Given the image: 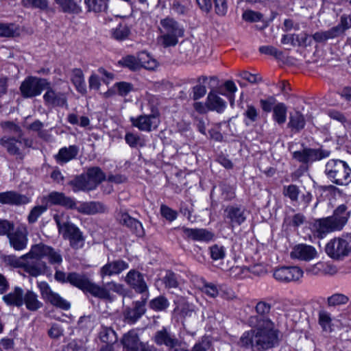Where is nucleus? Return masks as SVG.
<instances>
[{
    "label": "nucleus",
    "mask_w": 351,
    "mask_h": 351,
    "mask_svg": "<svg viewBox=\"0 0 351 351\" xmlns=\"http://www.w3.org/2000/svg\"><path fill=\"white\" fill-rule=\"evenodd\" d=\"M23 5L26 7L38 8L46 10L48 8V0H22Z\"/></svg>",
    "instance_id": "53"
},
{
    "label": "nucleus",
    "mask_w": 351,
    "mask_h": 351,
    "mask_svg": "<svg viewBox=\"0 0 351 351\" xmlns=\"http://www.w3.org/2000/svg\"><path fill=\"white\" fill-rule=\"evenodd\" d=\"M119 66L128 68L131 71H137L140 69V62L138 56L135 57L132 55H128L123 57L118 61Z\"/></svg>",
    "instance_id": "44"
},
{
    "label": "nucleus",
    "mask_w": 351,
    "mask_h": 351,
    "mask_svg": "<svg viewBox=\"0 0 351 351\" xmlns=\"http://www.w3.org/2000/svg\"><path fill=\"white\" fill-rule=\"evenodd\" d=\"M330 154V151L322 149H303L294 152L293 157L300 162L308 163L326 158Z\"/></svg>",
    "instance_id": "11"
},
{
    "label": "nucleus",
    "mask_w": 351,
    "mask_h": 351,
    "mask_svg": "<svg viewBox=\"0 0 351 351\" xmlns=\"http://www.w3.org/2000/svg\"><path fill=\"white\" fill-rule=\"evenodd\" d=\"M206 99L207 107L209 110L221 113L226 108V102L215 93L210 92Z\"/></svg>",
    "instance_id": "28"
},
{
    "label": "nucleus",
    "mask_w": 351,
    "mask_h": 351,
    "mask_svg": "<svg viewBox=\"0 0 351 351\" xmlns=\"http://www.w3.org/2000/svg\"><path fill=\"white\" fill-rule=\"evenodd\" d=\"M121 342L125 351H147L145 345L140 342L134 331H129L124 335Z\"/></svg>",
    "instance_id": "17"
},
{
    "label": "nucleus",
    "mask_w": 351,
    "mask_h": 351,
    "mask_svg": "<svg viewBox=\"0 0 351 351\" xmlns=\"http://www.w3.org/2000/svg\"><path fill=\"white\" fill-rule=\"evenodd\" d=\"M289 126L293 130L299 131L304 128L305 125V120L303 115L299 112L290 114Z\"/></svg>",
    "instance_id": "45"
},
{
    "label": "nucleus",
    "mask_w": 351,
    "mask_h": 351,
    "mask_svg": "<svg viewBox=\"0 0 351 351\" xmlns=\"http://www.w3.org/2000/svg\"><path fill=\"white\" fill-rule=\"evenodd\" d=\"M333 219H335L336 222L343 229V226L347 223L349 218V213L347 211V207L344 204L339 206L334 211L332 215Z\"/></svg>",
    "instance_id": "41"
},
{
    "label": "nucleus",
    "mask_w": 351,
    "mask_h": 351,
    "mask_svg": "<svg viewBox=\"0 0 351 351\" xmlns=\"http://www.w3.org/2000/svg\"><path fill=\"white\" fill-rule=\"evenodd\" d=\"M88 292L95 297L112 301L114 298L113 293L123 294L124 288L122 285L114 281L104 284L103 286L92 282Z\"/></svg>",
    "instance_id": "7"
},
{
    "label": "nucleus",
    "mask_w": 351,
    "mask_h": 351,
    "mask_svg": "<svg viewBox=\"0 0 351 351\" xmlns=\"http://www.w3.org/2000/svg\"><path fill=\"white\" fill-rule=\"evenodd\" d=\"M305 221V217L303 215L298 213L293 216H287L285 219V223L287 226L298 227L302 225Z\"/></svg>",
    "instance_id": "56"
},
{
    "label": "nucleus",
    "mask_w": 351,
    "mask_h": 351,
    "mask_svg": "<svg viewBox=\"0 0 351 351\" xmlns=\"http://www.w3.org/2000/svg\"><path fill=\"white\" fill-rule=\"evenodd\" d=\"M339 35V28H331L326 32H317L313 35V38L317 42H323L328 39L334 38Z\"/></svg>",
    "instance_id": "47"
},
{
    "label": "nucleus",
    "mask_w": 351,
    "mask_h": 351,
    "mask_svg": "<svg viewBox=\"0 0 351 351\" xmlns=\"http://www.w3.org/2000/svg\"><path fill=\"white\" fill-rule=\"evenodd\" d=\"M145 313V302L136 301L133 308H128L123 312L125 322L135 323Z\"/></svg>",
    "instance_id": "20"
},
{
    "label": "nucleus",
    "mask_w": 351,
    "mask_h": 351,
    "mask_svg": "<svg viewBox=\"0 0 351 351\" xmlns=\"http://www.w3.org/2000/svg\"><path fill=\"white\" fill-rule=\"evenodd\" d=\"M49 86V82L46 79L29 76L23 81L20 90L23 97L31 98L40 95Z\"/></svg>",
    "instance_id": "6"
},
{
    "label": "nucleus",
    "mask_w": 351,
    "mask_h": 351,
    "mask_svg": "<svg viewBox=\"0 0 351 351\" xmlns=\"http://www.w3.org/2000/svg\"><path fill=\"white\" fill-rule=\"evenodd\" d=\"M160 213L163 217L170 221H174L178 216V213L176 210L163 204L160 206Z\"/></svg>",
    "instance_id": "60"
},
{
    "label": "nucleus",
    "mask_w": 351,
    "mask_h": 351,
    "mask_svg": "<svg viewBox=\"0 0 351 351\" xmlns=\"http://www.w3.org/2000/svg\"><path fill=\"white\" fill-rule=\"evenodd\" d=\"M23 304L29 311H37L42 307V302L38 299L36 293L32 291H27L23 295Z\"/></svg>",
    "instance_id": "32"
},
{
    "label": "nucleus",
    "mask_w": 351,
    "mask_h": 351,
    "mask_svg": "<svg viewBox=\"0 0 351 351\" xmlns=\"http://www.w3.org/2000/svg\"><path fill=\"white\" fill-rule=\"evenodd\" d=\"M67 280L73 286L87 292L92 283L85 275L75 272L68 274Z\"/></svg>",
    "instance_id": "26"
},
{
    "label": "nucleus",
    "mask_w": 351,
    "mask_h": 351,
    "mask_svg": "<svg viewBox=\"0 0 351 351\" xmlns=\"http://www.w3.org/2000/svg\"><path fill=\"white\" fill-rule=\"evenodd\" d=\"M125 280L128 284L139 293H145L147 291V286L143 277L138 271L130 270L125 277Z\"/></svg>",
    "instance_id": "23"
},
{
    "label": "nucleus",
    "mask_w": 351,
    "mask_h": 351,
    "mask_svg": "<svg viewBox=\"0 0 351 351\" xmlns=\"http://www.w3.org/2000/svg\"><path fill=\"white\" fill-rule=\"evenodd\" d=\"M18 34V28L14 24L0 23V37H12Z\"/></svg>",
    "instance_id": "51"
},
{
    "label": "nucleus",
    "mask_w": 351,
    "mask_h": 351,
    "mask_svg": "<svg viewBox=\"0 0 351 351\" xmlns=\"http://www.w3.org/2000/svg\"><path fill=\"white\" fill-rule=\"evenodd\" d=\"M71 80L79 93L82 94L86 93V86L84 81V73L81 69H73L71 73Z\"/></svg>",
    "instance_id": "34"
},
{
    "label": "nucleus",
    "mask_w": 351,
    "mask_h": 351,
    "mask_svg": "<svg viewBox=\"0 0 351 351\" xmlns=\"http://www.w3.org/2000/svg\"><path fill=\"white\" fill-rule=\"evenodd\" d=\"M182 231L185 237L197 241H209L213 238V234L206 229L183 227Z\"/></svg>",
    "instance_id": "24"
},
{
    "label": "nucleus",
    "mask_w": 351,
    "mask_h": 351,
    "mask_svg": "<svg viewBox=\"0 0 351 351\" xmlns=\"http://www.w3.org/2000/svg\"><path fill=\"white\" fill-rule=\"evenodd\" d=\"M133 89V86L128 82H121L114 84L111 90H109L105 93L106 97L112 95V92H117L121 96H125L130 93Z\"/></svg>",
    "instance_id": "40"
},
{
    "label": "nucleus",
    "mask_w": 351,
    "mask_h": 351,
    "mask_svg": "<svg viewBox=\"0 0 351 351\" xmlns=\"http://www.w3.org/2000/svg\"><path fill=\"white\" fill-rule=\"evenodd\" d=\"M50 252L46 253L45 258L49 260V262L52 265H60L62 262L61 255L52 247H49Z\"/></svg>",
    "instance_id": "59"
},
{
    "label": "nucleus",
    "mask_w": 351,
    "mask_h": 351,
    "mask_svg": "<svg viewBox=\"0 0 351 351\" xmlns=\"http://www.w3.org/2000/svg\"><path fill=\"white\" fill-rule=\"evenodd\" d=\"M109 0H84L88 12L99 13L108 9Z\"/></svg>",
    "instance_id": "37"
},
{
    "label": "nucleus",
    "mask_w": 351,
    "mask_h": 351,
    "mask_svg": "<svg viewBox=\"0 0 351 351\" xmlns=\"http://www.w3.org/2000/svg\"><path fill=\"white\" fill-rule=\"evenodd\" d=\"M303 270L297 266L282 267L274 271V278L282 282H297L303 277Z\"/></svg>",
    "instance_id": "10"
},
{
    "label": "nucleus",
    "mask_w": 351,
    "mask_h": 351,
    "mask_svg": "<svg viewBox=\"0 0 351 351\" xmlns=\"http://www.w3.org/2000/svg\"><path fill=\"white\" fill-rule=\"evenodd\" d=\"M56 2L61 7L64 12L76 14L80 11V7L74 0H58Z\"/></svg>",
    "instance_id": "49"
},
{
    "label": "nucleus",
    "mask_w": 351,
    "mask_h": 351,
    "mask_svg": "<svg viewBox=\"0 0 351 351\" xmlns=\"http://www.w3.org/2000/svg\"><path fill=\"white\" fill-rule=\"evenodd\" d=\"M112 37L119 41L128 39L130 34V29L125 23H120L110 31Z\"/></svg>",
    "instance_id": "35"
},
{
    "label": "nucleus",
    "mask_w": 351,
    "mask_h": 351,
    "mask_svg": "<svg viewBox=\"0 0 351 351\" xmlns=\"http://www.w3.org/2000/svg\"><path fill=\"white\" fill-rule=\"evenodd\" d=\"M26 259L27 257H25V255H23L19 258H17L15 256L9 255L4 258V261L6 264L14 267H23Z\"/></svg>",
    "instance_id": "55"
},
{
    "label": "nucleus",
    "mask_w": 351,
    "mask_h": 351,
    "mask_svg": "<svg viewBox=\"0 0 351 351\" xmlns=\"http://www.w3.org/2000/svg\"><path fill=\"white\" fill-rule=\"evenodd\" d=\"M317 254L314 247L306 244L296 245L291 252V258L304 261H311L317 258Z\"/></svg>",
    "instance_id": "16"
},
{
    "label": "nucleus",
    "mask_w": 351,
    "mask_h": 351,
    "mask_svg": "<svg viewBox=\"0 0 351 351\" xmlns=\"http://www.w3.org/2000/svg\"><path fill=\"white\" fill-rule=\"evenodd\" d=\"M119 217L121 223L134 229L138 235L140 236L143 234V226L140 221L131 217L127 213H121Z\"/></svg>",
    "instance_id": "36"
},
{
    "label": "nucleus",
    "mask_w": 351,
    "mask_h": 351,
    "mask_svg": "<svg viewBox=\"0 0 351 351\" xmlns=\"http://www.w3.org/2000/svg\"><path fill=\"white\" fill-rule=\"evenodd\" d=\"M348 302V298L341 293H335L328 298V303L330 306L345 304Z\"/></svg>",
    "instance_id": "58"
},
{
    "label": "nucleus",
    "mask_w": 351,
    "mask_h": 351,
    "mask_svg": "<svg viewBox=\"0 0 351 351\" xmlns=\"http://www.w3.org/2000/svg\"><path fill=\"white\" fill-rule=\"evenodd\" d=\"M74 208L84 215H95L106 210V207L99 202H81L78 205L75 204Z\"/></svg>",
    "instance_id": "22"
},
{
    "label": "nucleus",
    "mask_w": 351,
    "mask_h": 351,
    "mask_svg": "<svg viewBox=\"0 0 351 351\" xmlns=\"http://www.w3.org/2000/svg\"><path fill=\"white\" fill-rule=\"evenodd\" d=\"M30 202L29 199L15 191H5L0 193V204L10 205L25 204Z\"/></svg>",
    "instance_id": "21"
},
{
    "label": "nucleus",
    "mask_w": 351,
    "mask_h": 351,
    "mask_svg": "<svg viewBox=\"0 0 351 351\" xmlns=\"http://www.w3.org/2000/svg\"><path fill=\"white\" fill-rule=\"evenodd\" d=\"M326 254L334 260H342L351 254V234L330 239L325 246Z\"/></svg>",
    "instance_id": "5"
},
{
    "label": "nucleus",
    "mask_w": 351,
    "mask_h": 351,
    "mask_svg": "<svg viewBox=\"0 0 351 351\" xmlns=\"http://www.w3.org/2000/svg\"><path fill=\"white\" fill-rule=\"evenodd\" d=\"M128 264L122 260L108 262L100 269V276L101 278L106 276H111L118 275L123 271L128 268Z\"/></svg>",
    "instance_id": "18"
},
{
    "label": "nucleus",
    "mask_w": 351,
    "mask_h": 351,
    "mask_svg": "<svg viewBox=\"0 0 351 351\" xmlns=\"http://www.w3.org/2000/svg\"><path fill=\"white\" fill-rule=\"evenodd\" d=\"M49 247L44 244H37L31 247L30 251L25 254L27 259H34L39 261L41 258H45L46 253L50 252Z\"/></svg>",
    "instance_id": "33"
},
{
    "label": "nucleus",
    "mask_w": 351,
    "mask_h": 351,
    "mask_svg": "<svg viewBox=\"0 0 351 351\" xmlns=\"http://www.w3.org/2000/svg\"><path fill=\"white\" fill-rule=\"evenodd\" d=\"M165 285L169 288H175L178 286L176 275L172 272H167L163 279Z\"/></svg>",
    "instance_id": "64"
},
{
    "label": "nucleus",
    "mask_w": 351,
    "mask_h": 351,
    "mask_svg": "<svg viewBox=\"0 0 351 351\" xmlns=\"http://www.w3.org/2000/svg\"><path fill=\"white\" fill-rule=\"evenodd\" d=\"M168 306L169 302L164 297H158L150 302V307L157 311H163Z\"/></svg>",
    "instance_id": "57"
},
{
    "label": "nucleus",
    "mask_w": 351,
    "mask_h": 351,
    "mask_svg": "<svg viewBox=\"0 0 351 351\" xmlns=\"http://www.w3.org/2000/svg\"><path fill=\"white\" fill-rule=\"evenodd\" d=\"M155 342L158 345H165L173 348L176 346L178 341L172 337L165 328H163L156 333L154 337Z\"/></svg>",
    "instance_id": "31"
},
{
    "label": "nucleus",
    "mask_w": 351,
    "mask_h": 351,
    "mask_svg": "<svg viewBox=\"0 0 351 351\" xmlns=\"http://www.w3.org/2000/svg\"><path fill=\"white\" fill-rule=\"evenodd\" d=\"M138 56L140 69L143 67L148 70H154L158 67V63L157 60L152 57L149 53L142 51L138 53Z\"/></svg>",
    "instance_id": "38"
},
{
    "label": "nucleus",
    "mask_w": 351,
    "mask_h": 351,
    "mask_svg": "<svg viewBox=\"0 0 351 351\" xmlns=\"http://www.w3.org/2000/svg\"><path fill=\"white\" fill-rule=\"evenodd\" d=\"M70 241L71 245L75 248L82 247L84 245V239L80 230L73 234L68 239Z\"/></svg>",
    "instance_id": "61"
},
{
    "label": "nucleus",
    "mask_w": 351,
    "mask_h": 351,
    "mask_svg": "<svg viewBox=\"0 0 351 351\" xmlns=\"http://www.w3.org/2000/svg\"><path fill=\"white\" fill-rule=\"evenodd\" d=\"M287 108L283 103H278L273 108V119L280 125L286 122Z\"/></svg>",
    "instance_id": "42"
},
{
    "label": "nucleus",
    "mask_w": 351,
    "mask_h": 351,
    "mask_svg": "<svg viewBox=\"0 0 351 351\" xmlns=\"http://www.w3.org/2000/svg\"><path fill=\"white\" fill-rule=\"evenodd\" d=\"M43 199L47 204L51 205H60L68 208H74L75 202L71 197H66L64 193L53 191L47 196L44 197Z\"/></svg>",
    "instance_id": "19"
},
{
    "label": "nucleus",
    "mask_w": 351,
    "mask_h": 351,
    "mask_svg": "<svg viewBox=\"0 0 351 351\" xmlns=\"http://www.w3.org/2000/svg\"><path fill=\"white\" fill-rule=\"evenodd\" d=\"M325 173L338 185H347L351 182V169L345 161L330 160L326 165Z\"/></svg>",
    "instance_id": "3"
},
{
    "label": "nucleus",
    "mask_w": 351,
    "mask_h": 351,
    "mask_svg": "<svg viewBox=\"0 0 351 351\" xmlns=\"http://www.w3.org/2000/svg\"><path fill=\"white\" fill-rule=\"evenodd\" d=\"M47 210V205H38L34 206L30 211L27 220L30 223H35L38 219Z\"/></svg>",
    "instance_id": "50"
},
{
    "label": "nucleus",
    "mask_w": 351,
    "mask_h": 351,
    "mask_svg": "<svg viewBox=\"0 0 351 351\" xmlns=\"http://www.w3.org/2000/svg\"><path fill=\"white\" fill-rule=\"evenodd\" d=\"M278 343V330L269 319H262L257 328L245 332L240 338V346L257 350H266Z\"/></svg>",
    "instance_id": "1"
},
{
    "label": "nucleus",
    "mask_w": 351,
    "mask_h": 351,
    "mask_svg": "<svg viewBox=\"0 0 351 351\" xmlns=\"http://www.w3.org/2000/svg\"><path fill=\"white\" fill-rule=\"evenodd\" d=\"M130 121L134 127L144 132H151L156 130L160 124V114L157 110L151 109V114H142L137 117H130Z\"/></svg>",
    "instance_id": "8"
},
{
    "label": "nucleus",
    "mask_w": 351,
    "mask_h": 351,
    "mask_svg": "<svg viewBox=\"0 0 351 351\" xmlns=\"http://www.w3.org/2000/svg\"><path fill=\"white\" fill-rule=\"evenodd\" d=\"M105 179L106 176L101 169L93 167L89 169L86 174L75 178L71 182V184L75 192L91 191L95 189Z\"/></svg>",
    "instance_id": "4"
},
{
    "label": "nucleus",
    "mask_w": 351,
    "mask_h": 351,
    "mask_svg": "<svg viewBox=\"0 0 351 351\" xmlns=\"http://www.w3.org/2000/svg\"><path fill=\"white\" fill-rule=\"evenodd\" d=\"M332 321L330 314L327 311H322L319 313V324L325 332H331L333 330Z\"/></svg>",
    "instance_id": "46"
},
{
    "label": "nucleus",
    "mask_w": 351,
    "mask_h": 351,
    "mask_svg": "<svg viewBox=\"0 0 351 351\" xmlns=\"http://www.w3.org/2000/svg\"><path fill=\"white\" fill-rule=\"evenodd\" d=\"M312 229L321 237L328 233L342 230L332 216L316 219L312 225Z\"/></svg>",
    "instance_id": "12"
},
{
    "label": "nucleus",
    "mask_w": 351,
    "mask_h": 351,
    "mask_svg": "<svg viewBox=\"0 0 351 351\" xmlns=\"http://www.w3.org/2000/svg\"><path fill=\"white\" fill-rule=\"evenodd\" d=\"M28 232L25 226L18 227L8 234L10 246L16 251L23 250L27 247L28 243Z\"/></svg>",
    "instance_id": "13"
},
{
    "label": "nucleus",
    "mask_w": 351,
    "mask_h": 351,
    "mask_svg": "<svg viewBox=\"0 0 351 351\" xmlns=\"http://www.w3.org/2000/svg\"><path fill=\"white\" fill-rule=\"evenodd\" d=\"M244 114L247 119V121H246L247 125L256 121L258 117V111L253 106H247Z\"/></svg>",
    "instance_id": "62"
},
{
    "label": "nucleus",
    "mask_w": 351,
    "mask_h": 351,
    "mask_svg": "<svg viewBox=\"0 0 351 351\" xmlns=\"http://www.w3.org/2000/svg\"><path fill=\"white\" fill-rule=\"evenodd\" d=\"M56 2L61 7L64 12L76 14L80 11V7L74 0H58Z\"/></svg>",
    "instance_id": "48"
},
{
    "label": "nucleus",
    "mask_w": 351,
    "mask_h": 351,
    "mask_svg": "<svg viewBox=\"0 0 351 351\" xmlns=\"http://www.w3.org/2000/svg\"><path fill=\"white\" fill-rule=\"evenodd\" d=\"M125 142L132 147L138 146L143 147L145 145V142L141 137L132 132L126 133L125 136Z\"/></svg>",
    "instance_id": "52"
},
{
    "label": "nucleus",
    "mask_w": 351,
    "mask_h": 351,
    "mask_svg": "<svg viewBox=\"0 0 351 351\" xmlns=\"http://www.w3.org/2000/svg\"><path fill=\"white\" fill-rule=\"evenodd\" d=\"M23 291L20 287H15L8 294L3 297V301L8 305L21 306L23 304Z\"/></svg>",
    "instance_id": "30"
},
{
    "label": "nucleus",
    "mask_w": 351,
    "mask_h": 351,
    "mask_svg": "<svg viewBox=\"0 0 351 351\" xmlns=\"http://www.w3.org/2000/svg\"><path fill=\"white\" fill-rule=\"evenodd\" d=\"M210 253L213 260H221L226 256V249L223 246L216 244L210 247Z\"/></svg>",
    "instance_id": "54"
},
{
    "label": "nucleus",
    "mask_w": 351,
    "mask_h": 351,
    "mask_svg": "<svg viewBox=\"0 0 351 351\" xmlns=\"http://www.w3.org/2000/svg\"><path fill=\"white\" fill-rule=\"evenodd\" d=\"M284 194L291 200H296L298 197L299 191L295 185H289L285 188Z\"/></svg>",
    "instance_id": "63"
},
{
    "label": "nucleus",
    "mask_w": 351,
    "mask_h": 351,
    "mask_svg": "<svg viewBox=\"0 0 351 351\" xmlns=\"http://www.w3.org/2000/svg\"><path fill=\"white\" fill-rule=\"evenodd\" d=\"M38 287L39 288L43 298L52 305L63 310H69L70 308L71 304L62 298L58 293L54 292L47 282L44 281L38 282Z\"/></svg>",
    "instance_id": "9"
},
{
    "label": "nucleus",
    "mask_w": 351,
    "mask_h": 351,
    "mask_svg": "<svg viewBox=\"0 0 351 351\" xmlns=\"http://www.w3.org/2000/svg\"><path fill=\"white\" fill-rule=\"evenodd\" d=\"M100 339L106 343V346H111L117 341L116 332L110 327L102 326L99 332Z\"/></svg>",
    "instance_id": "43"
},
{
    "label": "nucleus",
    "mask_w": 351,
    "mask_h": 351,
    "mask_svg": "<svg viewBox=\"0 0 351 351\" xmlns=\"http://www.w3.org/2000/svg\"><path fill=\"white\" fill-rule=\"evenodd\" d=\"M32 141L28 139L16 140L14 138L3 136L0 139V145L12 155H21V148L31 147Z\"/></svg>",
    "instance_id": "15"
},
{
    "label": "nucleus",
    "mask_w": 351,
    "mask_h": 351,
    "mask_svg": "<svg viewBox=\"0 0 351 351\" xmlns=\"http://www.w3.org/2000/svg\"><path fill=\"white\" fill-rule=\"evenodd\" d=\"M23 268H24L25 271L29 274V275L38 276L43 273L44 265L36 260L26 259Z\"/></svg>",
    "instance_id": "39"
},
{
    "label": "nucleus",
    "mask_w": 351,
    "mask_h": 351,
    "mask_svg": "<svg viewBox=\"0 0 351 351\" xmlns=\"http://www.w3.org/2000/svg\"><path fill=\"white\" fill-rule=\"evenodd\" d=\"M158 29L160 34L158 41L164 47L176 46L184 33L182 25L169 16L160 21Z\"/></svg>",
    "instance_id": "2"
},
{
    "label": "nucleus",
    "mask_w": 351,
    "mask_h": 351,
    "mask_svg": "<svg viewBox=\"0 0 351 351\" xmlns=\"http://www.w3.org/2000/svg\"><path fill=\"white\" fill-rule=\"evenodd\" d=\"M225 213L232 226L241 225L246 219L244 210L238 207L229 206L226 209Z\"/></svg>",
    "instance_id": "27"
},
{
    "label": "nucleus",
    "mask_w": 351,
    "mask_h": 351,
    "mask_svg": "<svg viewBox=\"0 0 351 351\" xmlns=\"http://www.w3.org/2000/svg\"><path fill=\"white\" fill-rule=\"evenodd\" d=\"M47 92L43 95L45 101L52 106H64L66 105V98L64 94L55 92L50 88H45Z\"/></svg>",
    "instance_id": "25"
},
{
    "label": "nucleus",
    "mask_w": 351,
    "mask_h": 351,
    "mask_svg": "<svg viewBox=\"0 0 351 351\" xmlns=\"http://www.w3.org/2000/svg\"><path fill=\"white\" fill-rule=\"evenodd\" d=\"M53 219L58 226L59 232L64 239H69L80 229L69 221V216L64 213H57Z\"/></svg>",
    "instance_id": "14"
},
{
    "label": "nucleus",
    "mask_w": 351,
    "mask_h": 351,
    "mask_svg": "<svg viewBox=\"0 0 351 351\" xmlns=\"http://www.w3.org/2000/svg\"><path fill=\"white\" fill-rule=\"evenodd\" d=\"M78 147L70 145L61 148L56 156V160L60 164L66 163L75 158L78 153Z\"/></svg>",
    "instance_id": "29"
}]
</instances>
